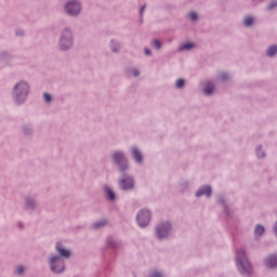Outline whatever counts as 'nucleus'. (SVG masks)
<instances>
[{"label": "nucleus", "instance_id": "obj_15", "mask_svg": "<svg viewBox=\"0 0 277 277\" xmlns=\"http://www.w3.org/2000/svg\"><path fill=\"white\" fill-rule=\"evenodd\" d=\"M104 197L108 202H115L116 201V192L109 185L103 186Z\"/></svg>", "mask_w": 277, "mask_h": 277}, {"label": "nucleus", "instance_id": "obj_24", "mask_svg": "<svg viewBox=\"0 0 277 277\" xmlns=\"http://www.w3.org/2000/svg\"><path fill=\"white\" fill-rule=\"evenodd\" d=\"M148 277H166V273L163 271L153 268L148 272Z\"/></svg>", "mask_w": 277, "mask_h": 277}, {"label": "nucleus", "instance_id": "obj_35", "mask_svg": "<svg viewBox=\"0 0 277 277\" xmlns=\"http://www.w3.org/2000/svg\"><path fill=\"white\" fill-rule=\"evenodd\" d=\"M43 101L44 103H51L53 101V96L49 94L48 92L43 93Z\"/></svg>", "mask_w": 277, "mask_h": 277}, {"label": "nucleus", "instance_id": "obj_22", "mask_svg": "<svg viewBox=\"0 0 277 277\" xmlns=\"http://www.w3.org/2000/svg\"><path fill=\"white\" fill-rule=\"evenodd\" d=\"M265 233V227L261 224L255 225L254 227V237L255 239H259L260 237H263V234Z\"/></svg>", "mask_w": 277, "mask_h": 277}, {"label": "nucleus", "instance_id": "obj_39", "mask_svg": "<svg viewBox=\"0 0 277 277\" xmlns=\"http://www.w3.org/2000/svg\"><path fill=\"white\" fill-rule=\"evenodd\" d=\"M144 54L147 55V56H150V55H153V52L150 51V49L145 48L144 49Z\"/></svg>", "mask_w": 277, "mask_h": 277}, {"label": "nucleus", "instance_id": "obj_20", "mask_svg": "<svg viewBox=\"0 0 277 277\" xmlns=\"http://www.w3.org/2000/svg\"><path fill=\"white\" fill-rule=\"evenodd\" d=\"M213 90H215V84H213L211 81H208L205 83L202 92L206 96H211L213 94Z\"/></svg>", "mask_w": 277, "mask_h": 277}, {"label": "nucleus", "instance_id": "obj_36", "mask_svg": "<svg viewBox=\"0 0 277 277\" xmlns=\"http://www.w3.org/2000/svg\"><path fill=\"white\" fill-rule=\"evenodd\" d=\"M188 18H189V21H198V13H196V12H190L189 14H188Z\"/></svg>", "mask_w": 277, "mask_h": 277}, {"label": "nucleus", "instance_id": "obj_23", "mask_svg": "<svg viewBox=\"0 0 277 277\" xmlns=\"http://www.w3.org/2000/svg\"><path fill=\"white\" fill-rule=\"evenodd\" d=\"M243 27H252L254 25V17L252 15H246L242 19Z\"/></svg>", "mask_w": 277, "mask_h": 277}, {"label": "nucleus", "instance_id": "obj_9", "mask_svg": "<svg viewBox=\"0 0 277 277\" xmlns=\"http://www.w3.org/2000/svg\"><path fill=\"white\" fill-rule=\"evenodd\" d=\"M150 220H153V214L150 210L143 208L136 213V224L140 228H146L148 224H150Z\"/></svg>", "mask_w": 277, "mask_h": 277}, {"label": "nucleus", "instance_id": "obj_33", "mask_svg": "<svg viewBox=\"0 0 277 277\" xmlns=\"http://www.w3.org/2000/svg\"><path fill=\"white\" fill-rule=\"evenodd\" d=\"M23 274H25V266H23V265L17 266L14 271V275L23 276Z\"/></svg>", "mask_w": 277, "mask_h": 277}, {"label": "nucleus", "instance_id": "obj_12", "mask_svg": "<svg viewBox=\"0 0 277 277\" xmlns=\"http://www.w3.org/2000/svg\"><path fill=\"white\" fill-rule=\"evenodd\" d=\"M212 194L213 188L210 185H202L195 192V198H202V196L210 198Z\"/></svg>", "mask_w": 277, "mask_h": 277}, {"label": "nucleus", "instance_id": "obj_29", "mask_svg": "<svg viewBox=\"0 0 277 277\" xmlns=\"http://www.w3.org/2000/svg\"><path fill=\"white\" fill-rule=\"evenodd\" d=\"M192 49H194V43H184V44L179 47V51H181V52L189 51Z\"/></svg>", "mask_w": 277, "mask_h": 277}, {"label": "nucleus", "instance_id": "obj_4", "mask_svg": "<svg viewBox=\"0 0 277 277\" xmlns=\"http://www.w3.org/2000/svg\"><path fill=\"white\" fill-rule=\"evenodd\" d=\"M110 159L113 166L116 168L119 174L124 173L129 170V158L127 157V154H124L123 150H114L110 154Z\"/></svg>", "mask_w": 277, "mask_h": 277}, {"label": "nucleus", "instance_id": "obj_14", "mask_svg": "<svg viewBox=\"0 0 277 277\" xmlns=\"http://www.w3.org/2000/svg\"><path fill=\"white\" fill-rule=\"evenodd\" d=\"M131 155H132L133 161H134L137 166H142V163H144V155H142V151L140 150V148L133 146V147L131 148Z\"/></svg>", "mask_w": 277, "mask_h": 277}, {"label": "nucleus", "instance_id": "obj_26", "mask_svg": "<svg viewBox=\"0 0 277 277\" xmlns=\"http://www.w3.org/2000/svg\"><path fill=\"white\" fill-rule=\"evenodd\" d=\"M106 225H107L106 220H100L92 224V228H93V230H98L101 228H104V226H106Z\"/></svg>", "mask_w": 277, "mask_h": 277}, {"label": "nucleus", "instance_id": "obj_7", "mask_svg": "<svg viewBox=\"0 0 277 277\" xmlns=\"http://www.w3.org/2000/svg\"><path fill=\"white\" fill-rule=\"evenodd\" d=\"M81 1L79 0H68L63 6L64 13L69 18H77L81 14Z\"/></svg>", "mask_w": 277, "mask_h": 277}, {"label": "nucleus", "instance_id": "obj_16", "mask_svg": "<svg viewBox=\"0 0 277 277\" xmlns=\"http://www.w3.org/2000/svg\"><path fill=\"white\" fill-rule=\"evenodd\" d=\"M109 49L111 53L118 54L120 51H122V43L117 39H111L109 41Z\"/></svg>", "mask_w": 277, "mask_h": 277}, {"label": "nucleus", "instance_id": "obj_38", "mask_svg": "<svg viewBox=\"0 0 277 277\" xmlns=\"http://www.w3.org/2000/svg\"><path fill=\"white\" fill-rule=\"evenodd\" d=\"M146 10V4H144L141 9H140V16H141V21H142V16H144V11Z\"/></svg>", "mask_w": 277, "mask_h": 277}, {"label": "nucleus", "instance_id": "obj_32", "mask_svg": "<svg viewBox=\"0 0 277 277\" xmlns=\"http://www.w3.org/2000/svg\"><path fill=\"white\" fill-rule=\"evenodd\" d=\"M277 8V0H272L271 2H268L266 10L267 12H272V10H276Z\"/></svg>", "mask_w": 277, "mask_h": 277}, {"label": "nucleus", "instance_id": "obj_40", "mask_svg": "<svg viewBox=\"0 0 277 277\" xmlns=\"http://www.w3.org/2000/svg\"><path fill=\"white\" fill-rule=\"evenodd\" d=\"M15 34L16 36H25V31L23 29H17Z\"/></svg>", "mask_w": 277, "mask_h": 277}, {"label": "nucleus", "instance_id": "obj_41", "mask_svg": "<svg viewBox=\"0 0 277 277\" xmlns=\"http://www.w3.org/2000/svg\"><path fill=\"white\" fill-rule=\"evenodd\" d=\"M17 226H18L19 228H23V223L19 222V223L17 224Z\"/></svg>", "mask_w": 277, "mask_h": 277}, {"label": "nucleus", "instance_id": "obj_2", "mask_svg": "<svg viewBox=\"0 0 277 277\" xmlns=\"http://www.w3.org/2000/svg\"><path fill=\"white\" fill-rule=\"evenodd\" d=\"M174 233V226L170 221H160L154 227V238L156 241H169L172 239Z\"/></svg>", "mask_w": 277, "mask_h": 277}, {"label": "nucleus", "instance_id": "obj_11", "mask_svg": "<svg viewBox=\"0 0 277 277\" xmlns=\"http://www.w3.org/2000/svg\"><path fill=\"white\" fill-rule=\"evenodd\" d=\"M55 251L57 252V254L54 256H58L63 261H66V259H70V256L72 254V252H70V250L66 249L64 247V245H62V242L55 243Z\"/></svg>", "mask_w": 277, "mask_h": 277}, {"label": "nucleus", "instance_id": "obj_18", "mask_svg": "<svg viewBox=\"0 0 277 277\" xmlns=\"http://www.w3.org/2000/svg\"><path fill=\"white\" fill-rule=\"evenodd\" d=\"M106 246H107V248H110L111 250H118V248H120V246H122V243L120 242V240H117L114 237H108L106 239Z\"/></svg>", "mask_w": 277, "mask_h": 277}, {"label": "nucleus", "instance_id": "obj_37", "mask_svg": "<svg viewBox=\"0 0 277 277\" xmlns=\"http://www.w3.org/2000/svg\"><path fill=\"white\" fill-rule=\"evenodd\" d=\"M220 77H221L222 81H228V74L222 72Z\"/></svg>", "mask_w": 277, "mask_h": 277}, {"label": "nucleus", "instance_id": "obj_28", "mask_svg": "<svg viewBox=\"0 0 277 277\" xmlns=\"http://www.w3.org/2000/svg\"><path fill=\"white\" fill-rule=\"evenodd\" d=\"M179 189L182 194H185V192H187V189H189V182L187 181H183L179 184Z\"/></svg>", "mask_w": 277, "mask_h": 277}, {"label": "nucleus", "instance_id": "obj_17", "mask_svg": "<svg viewBox=\"0 0 277 277\" xmlns=\"http://www.w3.org/2000/svg\"><path fill=\"white\" fill-rule=\"evenodd\" d=\"M217 205H221V207L223 208L226 220H230V209L228 208V205H226V200L224 199V197H217Z\"/></svg>", "mask_w": 277, "mask_h": 277}, {"label": "nucleus", "instance_id": "obj_34", "mask_svg": "<svg viewBox=\"0 0 277 277\" xmlns=\"http://www.w3.org/2000/svg\"><path fill=\"white\" fill-rule=\"evenodd\" d=\"M128 75H132V77H137L140 75V70L137 68H129L127 70Z\"/></svg>", "mask_w": 277, "mask_h": 277}, {"label": "nucleus", "instance_id": "obj_30", "mask_svg": "<svg viewBox=\"0 0 277 277\" xmlns=\"http://www.w3.org/2000/svg\"><path fill=\"white\" fill-rule=\"evenodd\" d=\"M258 159H263L265 157V151H263V146L259 145L255 149Z\"/></svg>", "mask_w": 277, "mask_h": 277}, {"label": "nucleus", "instance_id": "obj_10", "mask_svg": "<svg viewBox=\"0 0 277 277\" xmlns=\"http://www.w3.org/2000/svg\"><path fill=\"white\" fill-rule=\"evenodd\" d=\"M24 200L26 211H38L40 203L38 202V199H36V196L27 195Z\"/></svg>", "mask_w": 277, "mask_h": 277}, {"label": "nucleus", "instance_id": "obj_6", "mask_svg": "<svg viewBox=\"0 0 277 277\" xmlns=\"http://www.w3.org/2000/svg\"><path fill=\"white\" fill-rule=\"evenodd\" d=\"M120 174L117 182L119 189L121 192H133V189H135V176L127 173V171Z\"/></svg>", "mask_w": 277, "mask_h": 277}, {"label": "nucleus", "instance_id": "obj_13", "mask_svg": "<svg viewBox=\"0 0 277 277\" xmlns=\"http://www.w3.org/2000/svg\"><path fill=\"white\" fill-rule=\"evenodd\" d=\"M14 60V55L9 51L0 52V66H12V61Z\"/></svg>", "mask_w": 277, "mask_h": 277}, {"label": "nucleus", "instance_id": "obj_8", "mask_svg": "<svg viewBox=\"0 0 277 277\" xmlns=\"http://www.w3.org/2000/svg\"><path fill=\"white\" fill-rule=\"evenodd\" d=\"M48 265L52 274L60 275L66 272V260H62V258L51 255L48 261Z\"/></svg>", "mask_w": 277, "mask_h": 277}, {"label": "nucleus", "instance_id": "obj_5", "mask_svg": "<svg viewBox=\"0 0 277 277\" xmlns=\"http://www.w3.org/2000/svg\"><path fill=\"white\" fill-rule=\"evenodd\" d=\"M72 47H75V34L69 27H65L60 35L58 49L66 53V51H70Z\"/></svg>", "mask_w": 277, "mask_h": 277}, {"label": "nucleus", "instance_id": "obj_3", "mask_svg": "<svg viewBox=\"0 0 277 277\" xmlns=\"http://www.w3.org/2000/svg\"><path fill=\"white\" fill-rule=\"evenodd\" d=\"M236 266L241 276H252V264L250 263V260H248V255L243 249H238L236 251Z\"/></svg>", "mask_w": 277, "mask_h": 277}, {"label": "nucleus", "instance_id": "obj_31", "mask_svg": "<svg viewBox=\"0 0 277 277\" xmlns=\"http://www.w3.org/2000/svg\"><path fill=\"white\" fill-rule=\"evenodd\" d=\"M175 88L176 90H182V88H185V79L180 78L175 81Z\"/></svg>", "mask_w": 277, "mask_h": 277}, {"label": "nucleus", "instance_id": "obj_21", "mask_svg": "<svg viewBox=\"0 0 277 277\" xmlns=\"http://www.w3.org/2000/svg\"><path fill=\"white\" fill-rule=\"evenodd\" d=\"M24 135H34V126L31 123H25L22 127Z\"/></svg>", "mask_w": 277, "mask_h": 277}, {"label": "nucleus", "instance_id": "obj_19", "mask_svg": "<svg viewBox=\"0 0 277 277\" xmlns=\"http://www.w3.org/2000/svg\"><path fill=\"white\" fill-rule=\"evenodd\" d=\"M265 265L269 269H276V267H277V254L268 255L267 259L265 260Z\"/></svg>", "mask_w": 277, "mask_h": 277}, {"label": "nucleus", "instance_id": "obj_1", "mask_svg": "<svg viewBox=\"0 0 277 277\" xmlns=\"http://www.w3.org/2000/svg\"><path fill=\"white\" fill-rule=\"evenodd\" d=\"M31 87L26 80L17 81L11 89V98L17 107L25 105L29 98Z\"/></svg>", "mask_w": 277, "mask_h": 277}, {"label": "nucleus", "instance_id": "obj_25", "mask_svg": "<svg viewBox=\"0 0 277 277\" xmlns=\"http://www.w3.org/2000/svg\"><path fill=\"white\" fill-rule=\"evenodd\" d=\"M266 55L267 57H276L277 55V45H271L266 49Z\"/></svg>", "mask_w": 277, "mask_h": 277}, {"label": "nucleus", "instance_id": "obj_27", "mask_svg": "<svg viewBox=\"0 0 277 277\" xmlns=\"http://www.w3.org/2000/svg\"><path fill=\"white\" fill-rule=\"evenodd\" d=\"M150 45L156 50V51H160V49L163 47V43H161V41L159 39H154L150 42Z\"/></svg>", "mask_w": 277, "mask_h": 277}]
</instances>
